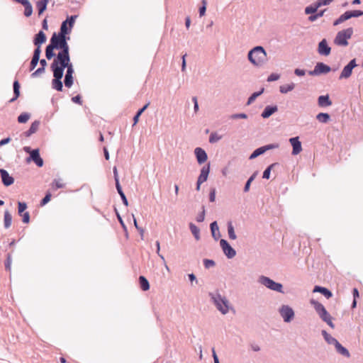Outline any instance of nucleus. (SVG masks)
<instances>
[{"label": "nucleus", "instance_id": "obj_1", "mask_svg": "<svg viewBox=\"0 0 363 363\" xmlns=\"http://www.w3.org/2000/svg\"><path fill=\"white\" fill-rule=\"evenodd\" d=\"M249 61L255 67H261L267 62V52L262 46H256L248 52Z\"/></svg>", "mask_w": 363, "mask_h": 363}, {"label": "nucleus", "instance_id": "obj_2", "mask_svg": "<svg viewBox=\"0 0 363 363\" xmlns=\"http://www.w3.org/2000/svg\"><path fill=\"white\" fill-rule=\"evenodd\" d=\"M54 49L61 50L57 56L62 55L64 57L69 58V45H65L57 41L55 38H51L50 43L47 45V60H50L55 56Z\"/></svg>", "mask_w": 363, "mask_h": 363}, {"label": "nucleus", "instance_id": "obj_3", "mask_svg": "<svg viewBox=\"0 0 363 363\" xmlns=\"http://www.w3.org/2000/svg\"><path fill=\"white\" fill-rule=\"evenodd\" d=\"M69 62L70 57H64L62 55L55 57L50 65V69L53 71L54 79H62L64 70L67 68Z\"/></svg>", "mask_w": 363, "mask_h": 363}, {"label": "nucleus", "instance_id": "obj_4", "mask_svg": "<svg viewBox=\"0 0 363 363\" xmlns=\"http://www.w3.org/2000/svg\"><path fill=\"white\" fill-rule=\"evenodd\" d=\"M209 296L222 314L225 315L228 313L230 303L226 297L221 296L218 291L209 293Z\"/></svg>", "mask_w": 363, "mask_h": 363}, {"label": "nucleus", "instance_id": "obj_5", "mask_svg": "<svg viewBox=\"0 0 363 363\" xmlns=\"http://www.w3.org/2000/svg\"><path fill=\"white\" fill-rule=\"evenodd\" d=\"M353 33L352 27L337 32L333 40L334 44L340 47H347L349 45L348 40L352 38Z\"/></svg>", "mask_w": 363, "mask_h": 363}, {"label": "nucleus", "instance_id": "obj_6", "mask_svg": "<svg viewBox=\"0 0 363 363\" xmlns=\"http://www.w3.org/2000/svg\"><path fill=\"white\" fill-rule=\"evenodd\" d=\"M259 282L270 290L279 292L281 294L284 293L283 291V285L281 283L276 282L267 277H259Z\"/></svg>", "mask_w": 363, "mask_h": 363}, {"label": "nucleus", "instance_id": "obj_7", "mask_svg": "<svg viewBox=\"0 0 363 363\" xmlns=\"http://www.w3.org/2000/svg\"><path fill=\"white\" fill-rule=\"evenodd\" d=\"M72 30V28L70 26H67V21H63L60 26V31L57 35L55 33L52 35V38H55L57 41L62 43L65 45H68L67 40L69 39V37L67 38L66 35L69 34Z\"/></svg>", "mask_w": 363, "mask_h": 363}, {"label": "nucleus", "instance_id": "obj_8", "mask_svg": "<svg viewBox=\"0 0 363 363\" xmlns=\"http://www.w3.org/2000/svg\"><path fill=\"white\" fill-rule=\"evenodd\" d=\"M279 312L284 321L286 323H290L294 318V311L291 307L288 305H282Z\"/></svg>", "mask_w": 363, "mask_h": 363}, {"label": "nucleus", "instance_id": "obj_9", "mask_svg": "<svg viewBox=\"0 0 363 363\" xmlns=\"http://www.w3.org/2000/svg\"><path fill=\"white\" fill-rule=\"evenodd\" d=\"M331 71V67L323 62H318L314 69L308 72L311 76H318L323 74H327Z\"/></svg>", "mask_w": 363, "mask_h": 363}, {"label": "nucleus", "instance_id": "obj_10", "mask_svg": "<svg viewBox=\"0 0 363 363\" xmlns=\"http://www.w3.org/2000/svg\"><path fill=\"white\" fill-rule=\"evenodd\" d=\"M357 66V64L356 62V59H352V60H350L349 63L347 65H345L342 69L340 74L339 79H342L349 78L352 73L353 69Z\"/></svg>", "mask_w": 363, "mask_h": 363}, {"label": "nucleus", "instance_id": "obj_11", "mask_svg": "<svg viewBox=\"0 0 363 363\" xmlns=\"http://www.w3.org/2000/svg\"><path fill=\"white\" fill-rule=\"evenodd\" d=\"M220 247L223 253L228 259H232L236 255V251L233 249L227 240L221 239L220 241Z\"/></svg>", "mask_w": 363, "mask_h": 363}, {"label": "nucleus", "instance_id": "obj_12", "mask_svg": "<svg viewBox=\"0 0 363 363\" xmlns=\"http://www.w3.org/2000/svg\"><path fill=\"white\" fill-rule=\"evenodd\" d=\"M279 147L278 144H269L264 146H262L257 149H256L250 156V160H253L257 157L264 154L266 151L277 148Z\"/></svg>", "mask_w": 363, "mask_h": 363}, {"label": "nucleus", "instance_id": "obj_13", "mask_svg": "<svg viewBox=\"0 0 363 363\" xmlns=\"http://www.w3.org/2000/svg\"><path fill=\"white\" fill-rule=\"evenodd\" d=\"M318 52L322 56H328L331 52V48L328 45L325 38L323 39L318 45Z\"/></svg>", "mask_w": 363, "mask_h": 363}, {"label": "nucleus", "instance_id": "obj_14", "mask_svg": "<svg viewBox=\"0 0 363 363\" xmlns=\"http://www.w3.org/2000/svg\"><path fill=\"white\" fill-rule=\"evenodd\" d=\"M33 161L38 167H43L44 162L40 155L38 149H34L27 158V162Z\"/></svg>", "mask_w": 363, "mask_h": 363}, {"label": "nucleus", "instance_id": "obj_15", "mask_svg": "<svg viewBox=\"0 0 363 363\" xmlns=\"http://www.w3.org/2000/svg\"><path fill=\"white\" fill-rule=\"evenodd\" d=\"M74 73V68L72 63H69L68 67L67 68V72L65 77V85L66 87H70L73 84V77L72 74Z\"/></svg>", "mask_w": 363, "mask_h": 363}, {"label": "nucleus", "instance_id": "obj_16", "mask_svg": "<svg viewBox=\"0 0 363 363\" xmlns=\"http://www.w3.org/2000/svg\"><path fill=\"white\" fill-rule=\"evenodd\" d=\"M0 176L3 184L6 186H11L14 182V179L10 176L9 172L4 169H0Z\"/></svg>", "mask_w": 363, "mask_h": 363}, {"label": "nucleus", "instance_id": "obj_17", "mask_svg": "<svg viewBox=\"0 0 363 363\" xmlns=\"http://www.w3.org/2000/svg\"><path fill=\"white\" fill-rule=\"evenodd\" d=\"M194 154L199 164H203L208 159L206 151L201 147H196Z\"/></svg>", "mask_w": 363, "mask_h": 363}, {"label": "nucleus", "instance_id": "obj_18", "mask_svg": "<svg viewBox=\"0 0 363 363\" xmlns=\"http://www.w3.org/2000/svg\"><path fill=\"white\" fill-rule=\"evenodd\" d=\"M289 142L293 147L292 155H296L302 150L301 143L298 137H294L289 139Z\"/></svg>", "mask_w": 363, "mask_h": 363}, {"label": "nucleus", "instance_id": "obj_19", "mask_svg": "<svg viewBox=\"0 0 363 363\" xmlns=\"http://www.w3.org/2000/svg\"><path fill=\"white\" fill-rule=\"evenodd\" d=\"M209 172H210V164L208 163V164L204 165L201 168L200 174L197 179V182H199V183L205 182L208 179Z\"/></svg>", "mask_w": 363, "mask_h": 363}, {"label": "nucleus", "instance_id": "obj_20", "mask_svg": "<svg viewBox=\"0 0 363 363\" xmlns=\"http://www.w3.org/2000/svg\"><path fill=\"white\" fill-rule=\"evenodd\" d=\"M41 50L39 48H36L33 52V55L30 63V71L33 70L37 66L40 55Z\"/></svg>", "mask_w": 363, "mask_h": 363}, {"label": "nucleus", "instance_id": "obj_21", "mask_svg": "<svg viewBox=\"0 0 363 363\" xmlns=\"http://www.w3.org/2000/svg\"><path fill=\"white\" fill-rule=\"evenodd\" d=\"M320 318L325 322L332 328H334V324L332 322V317L330 313L326 311L325 308L318 313Z\"/></svg>", "mask_w": 363, "mask_h": 363}, {"label": "nucleus", "instance_id": "obj_22", "mask_svg": "<svg viewBox=\"0 0 363 363\" xmlns=\"http://www.w3.org/2000/svg\"><path fill=\"white\" fill-rule=\"evenodd\" d=\"M320 318L325 322L332 328H334V324L332 322V317L330 313L326 311L325 308L318 313Z\"/></svg>", "mask_w": 363, "mask_h": 363}, {"label": "nucleus", "instance_id": "obj_23", "mask_svg": "<svg viewBox=\"0 0 363 363\" xmlns=\"http://www.w3.org/2000/svg\"><path fill=\"white\" fill-rule=\"evenodd\" d=\"M278 111V107L277 105L274 106H267L262 113H261V116L263 118H267L271 116L273 113Z\"/></svg>", "mask_w": 363, "mask_h": 363}, {"label": "nucleus", "instance_id": "obj_24", "mask_svg": "<svg viewBox=\"0 0 363 363\" xmlns=\"http://www.w3.org/2000/svg\"><path fill=\"white\" fill-rule=\"evenodd\" d=\"M40 123L39 121H35L34 122H33L29 129L23 133L24 136L26 138H29L33 134L35 133L39 128Z\"/></svg>", "mask_w": 363, "mask_h": 363}, {"label": "nucleus", "instance_id": "obj_25", "mask_svg": "<svg viewBox=\"0 0 363 363\" xmlns=\"http://www.w3.org/2000/svg\"><path fill=\"white\" fill-rule=\"evenodd\" d=\"M45 42V34L43 30H40L39 33L35 35L33 43L36 48H40V45Z\"/></svg>", "mask_w": 363, "mask_h": 363}, {"label": "nucleus", "instance_id": "obj_26", "mask_svg": "<svg viewBox=\"0 0 363 363\" xmlns=\"http://www.w3.org/2000/svg\"><path fill=\"white\" fill-rule=\"evenodd\" d=\"M212 237L214 240H218L220 237L219 228L216 221H213L210 225Z\"/></svg>", "mask_w": 363, "mask_h": 363}, {"label": "nucleus", "instance_id": "obj_27", "mask_svg": "<svg viewBox=\"0 0 363 363\" xmlns=\"http://www.w3.org/2000/svg\"><path fill=\"white\" fill-rule=\"evenodd\" d=\"M13 97L11 98L9 103L14 102L20 96V84L18 80H15L13 83Z\"/></svg>", "mask_w": 363, "mask_h": 363}, {"label": "nucleus", "instance_id": "obj_28", "mask_svg": "<svg viewBox=\"0 0 363 363\" xmlns=\"http://www.w3.org/2000/svg\"><path fill=\"white\" fill-rule=\"evenodd\" d=\"M318 103L320 107H326L332 104V101L328 94L320 96L318 99Z\"/></svg>", "mask_w": 363, "mask_h": 363}, {"label": "nucleus", "instance_id": "obj_29", "mask_svg": "<svg viewBox=\"0 0 363 363\" xmlns=\"http://www.w3.org/2000/svg\"><path fill=\"white\" fill-rule=\"evenodd\" d=\"M335 348L336 352L342 355L343 357H345L347 358H349L350 357V353L348 351V350L343 347L339 342L335 345Z\"/></svg>", "mask_w": 363, "mask_h": 363}, {"label": "nucleus", "instance_id": "obj_30", "mask_svg": "<svg viewBox=\"0 0 363 363\" xmlns=\"http://www.w3.org/2000/svg\"><path fill=\"white\" fill-rule=\"evenodd\" d=\"M313 292H320L327 298H330L333 296V294L330 290L320 286H315L313 289Z\"/></svg>", "mask_w": 363, "mask_h": 363}, {"label": "nucleus", "instance_id": "obj_31", "mask_svg": "<svg viewBox=\"0 0 363 363\" xmlns=\"http://www.w3.org/2000/svg\"><path fill=\"white\" fill-rule=\"evenodd\" d=\"M12 223V216L8 210L4 211V226L6 229L11 227Z\"/></svg>", "mask_w": 363, "mask_h": 363}, {"label": "nucleus", "instance_id": "obj_32", "mask_svg": "<svg viewBox=\"0 0 363 363\" xmlns=\"http://www.w3.org/2000/svg\"><path fill=\"white\" fill-rule=\"evenodd\" d=\"M322 335L329 345H333L334 346L338 342V340L328 333L325 330H322Z\"/></svg>", "mask_w": 363, "mask_h": 363}, {"label": "nucleus", "instance_id": "obj_33", "mask_svg": "<svg viewBox=\"0 0 363 363\" xmlns=\"http://www.w3.org/2000/svg\"><path fill=\"white\" fill-rule=\"evenodd\" d=\"M189 229L193 234L196 240L199 241L201 239L200 229L193 223H189Z\"/></svg>", "mask_w": 363, "mask_h": 363}, {"label": "nucleus", "instance_id": "obj_34", "mask_svg": "<svg viewBox=\"0 0 363 363\" xmlns=\"http://www.w3.org/2000/svg\"><path fill=\"white\" fill-rule=\"evenodd\" d=\"M350 18L348 11H345L344 13L341 14L335 21L333 22V26H337L339 24L342 23L345 21H347Z\"/></svg>", "mask_w": 363, "mask_h": 363}, {"label": "nucleus", "instance_id": "obj_35", "mask_svg": "<svg viewBox=\"0 0 363 363\" xmlns=\"http://www.w3.org/2000/svg\"><path fill=\"white\" fill-rule=\"evenodd\" d=\"M116 188L117 189V191L118 193L119 194L121 198V200L123 201V203L125 206H128V199L124 194V192L122 190V188L121 186V184L119 183V181H117V184H116Z\"/></svg>", "mask_w": 363, "mask_h": 363}, {"label": "nucleus", "instance_id": "obj_36", "mask_svg": "<svg viewBox=\"0 0 363 363\" xmlns=\"http://www.w3.org/2000/svg\"><path fill=\"white\" fill-rule=\"evenodd\" d=\"M319 6L315 1V3L311 4L310 6H308L305 8L304 12L306 14H313L317 12Z\"/></svg>", "mask_w": 363, "mask_h": 363}, {"label": "nucleus", "instance_id": "obj_37", "mask_svg": "<svg viewBox=\"0 0 363 363\" xmlns=\"http://www.w3.org/2000/svg\"><path fill=\"white\" fill-rule=\"evenodd\" d=\"M295 88L294 83H290L288 84L282 85L279 87V91L281 94H287L288 92L292 91Z\"/></svg>", "mask_w": 363, "mask_h": 363}, {"label": "nucleus", "instance_id": "obj_38", "mask_svg": "<svg viewBox=\"0 0 363 363\" xmlns=\"http://www.w3.org/2000/svg\"><path fill=\"white\" fill-rule=\"evenodd\" d=\"M330 116L327 113H320L316 116V119L323 123H327L330 121Z\"/></svg>", "mask_w": 363, "mask_h": 363}, {"label": "nucleus", "instance_id": "obj_39", "mask_svg": "<svg viewBox=\"0 0 363 363\" xmlns=\"http://www.w3.org/2000/svg\"><path fill=\"white\" fill-rule=\"evenodd\" d=\"M139 282H140V288L143 291H147L150 289L149 281L145 277L140 276L139 277Z\"/></svg>", "mask_w": 363, "mask_h": 363}, {"label": "nucleus", "instance_id": "obj_40", "mask_svg": "<svg viewBox=\"0 0 363 363\" xmlns=\"http://www.w3.org/2000/svg\"><path fill=\"white\" fill-rule=\"evenodd\" d=\"M228 237L230 240H235L237 238L236 234L235 233L234 227L231 221L228 223Z\"/></svg>", "mask_w": 363, "mask_h": 363}, {"label": "nucleus", "instance_id": "obj_41", "mask_svg": "<svg viewBox=\"0 0 363 363\" xmlns=\"http://www.w3.org/2000/svg\"><path fill=\"white\" fill-rule=\"evenodd\" d=\"M264 92V88L261 89L260 91L254 92L247 99V105H250L255 100Z\"/></svg>", "mask_w": 363, "mask_h": 363}, {"label": "nucleus", "instance_id": "obj_42", "mask_svg": "<svg viewBox=\"0 0 363 363\" xmlns=\"http://www.w3.org/2000/svg\"><path fill=\"white\" fill-rule=\"evenodd\" d=\"M149 105H150V102L147 103L145 106H143V108H141L140 109H139L137 113L135 114V116L133 118V121H134L133 125H135L138 122L140 116L147 109V108L148 107Z\"/></svg>", "mask_w": 363, "mask_h": 363}, {"label": "nucleus", "instance_id": "obj_43", "mask_svg": "<svg viewBox=\"0 0 363 363\" xmlns=\"http://www.w3.org/2000/svg\"><path fill=\"white\" fill-rule=\"evenodd\" d=\"M22 5L25 8V9H24V15L26 17L30 16L32 13H33V8H32V6H31L30 3L28 1L26 3H24L23 4H22Z\"/></svg>", "mask_w": 363, "mask_h": 363}, {"label": "nucleus", "instance_id": "obj_44", "mask_svg": "<svg viewBox=\"0 0 363 363\" xmlns=\"http://www.w3.org/2000/svg\"><path fill=\"white\" fill-rule=\"evenodd\" d=\"M30 118V114L29 113H22L18 116V122L19 123H26L29 118Z\"/></svg>", "mask_w": 363, "mask_h": 363}, {"label": "nucleus", "instance_id": "obj_45", "mask_svg": "<svg viewBox=\"0 0 363 363\" xmlns=\"http://www.w3.org/2000/svg\"><path fill=\"white\" fill-rule=\"evenodd\" d=\"M311 303L314 307L317 313H319V312H320L323 309L325 308L324 306L322 303H319L318 301L314 299L311 300Z\"/></svg>", "mask_w": 363, "mask_h": 363}, {"label": "nucleus", "instance_id": "obj_46", "mask_svg": "<svg viewBox=\"0 0 363 363\" xmlns=\"http://www.w3.org/2000/svg\"><path fill=\"white\" fill-rule=\"evenodd\" d=\"M52 86L57 91H62L63 85L61 79H54L52 82Z\"/></svg>", "mask_w": 363, "mask_h": 363}, {"label": "nucleus", "instance_id": "obj_47", "mask_svg": "<svg viewBox=\"0 0 363 363\" xmlns=\"http://www.w3.org/2000/svg\"><path fill=\"white\" fill-rule=\"evenodd\" d=\"M28 206L26 202H18V216H21L24 212L26 211Z\"/></svg>", "mask_w": 363, "mask_h": 363}, {"label": "nucleus", "instance_id": "obj_48", "mask_svg": "<svg viewBox=\"0 0 363 363\" xmlns=\"http://www.w3.org/2000/svg\"><path fill=\"white\" fill-rule=\"evenodd\" d=\"M221 136L219 135L217 133H212L209 136V143H215L219 141L221 139Z\"/></svg>", "mask_w": 363, "mask_h": 363}, {"label": "nucleus", "instance_id": "obj_49", "mask_svg": "<svg viewBox=\"0 0 363 363\" xmlns=\"http://www.w3.org/2000/svg\"><path fill=\"white\" fill-rule=\"evenodd\" d=\"M277 164L276 163H273L272 164H270L263 172V176L262 177L264 179H269L270 177V173H271V170Z\"/></svg>", "mask_w": 363, "mask_h": 363}, {"label": "nucleus", "instance_id": "obj_50", "mask_svg": "<svg viewBox=\"0 0 363 363\" xmlns=\"http://www.w3.org/2000/svg\"><path fill=\"white\" fill-rule=\"evenodd\" d=\"M51 186L52 190H56L57 189L64 187L65 184L60 180L55 179Z\"/></svg>", "mask_w": 363, "mask_h": 363}, {"label": "nucleus", "instance_id": "obj_51", "mask_svg": "<svg viewBox=\"0 0 363 363\" xmlns=\"http://www.w3.org/2000/svg\"><path fill=\"white\" fill-rule=\"evenodd\" d=\"M350 17L351 18H357L362 16L363 15V11L360 10H352L348 11Z\"/></svg>", "mask_w": 363, "mask_h": 363}, {"label": "nucleus", "instance_id": "obj_52", "mask_svg": "<svg viewBox=\"0 0 363 363\" xmlns=\"http://www.w3.org/2000/svg\"><path fill=\"white\" fill-rule=\"evenodd\" d=\"M38 9L39 15L42 14L45 11V0H40L38 3Z\"/></svg>", "mask_w": 363, "mask_h": 363}, {"label": "nucleus", "instance_id": "obj_53", "mask_svg": "<svg viewBox=\"0 0 363 363\" xmlns=\"http://www.w3.org/2000/svg\"><path fill=\"white\" fill-rule=\"evenodd\" d=\"M201 208H202L201 212L196 216V221L199 223L203 222L205 219V213H206L205 206H203Z\"/></svg>", "mask_w": 363, "mask_h": 363}, {"label": "nucleus", "instance_id": "obj_54", "mask_svg": "<svg viewBox=\"0 0 363 363\" xmlns=\"http://www.w3.org/2000/svg\"><path fill=\"white\" fill-rule=\"evenodd\" d=\"M231 119H246L247 118V115L244 113H235L230 116V117Z\"/></svg>", "mask_w": 363, "mask_h": 363}, {"label": "nucleus", "instance_id": "obj_55", "mask_svg": "<svg viewBox=\"0 0 363 363\" xmlns=\"http://www.w3.org/2000/svg\"><path fill=\"white\" fill-rule=\"evenodd\" d=\"M11 261H12L11 255L10 253H8L7 256H6V259L4 263L6 269H7V270L11 269Z\"/></svg>", "mask_w": 363, "mask_h": 363}, {"label": "nucleus", "instance_id": "obj_56", "mask_svg": "<svg viewBox=\"0 0 363 363\" xmlns=\"http://www.w3.org/2000/svg\"><path fill=\"white\" fill-rule=\"evenodd\" d=\"M116 215H117V218H118L120 224L121 225L123 230L125 233L126 237H128V230H127V227H126L125 224L124 223L122 218L121 217V216L119 215V213L118 212H116Z\"/></svg>", "mask_w": 363, "mask_h": 363}, {"label": "nucleus", "instance_id": "obj_57", "mask_svg": "<svg viewBox=\"0 0 363 363\" xmlns=\"http://www.w3.org/2000/svg\"><path fill=\"white\" fill-rule=\"evenodd\" d=\"M203 264L206 269H208L210 267L215 266L216 263L212 259H203Z\"/></svg>", "mask_w": 363, "mask_h": 363}, {"label": "nucleus", "instance_id": "obj_58", "mask_svg": "<svg viewBox=\"0 0 363 363\" xmlns=\"http://www.w3.org/2000/svg\"><path fill=\"white\" fill-rule=\"evenodd\" d=\"M77 17V16L76 15L71 16L69 17H67V18L65 21H67V23L69 24V26H70L72 28Z\"/></svg>", "mask_w": 363, "mask_h": 363}, {"label": "nucleus", "instance_id": "obj_59", "mask_svg": "<svg viewBox=\"0 0 363 363\" xmlns=\"http://www.w3.org/2000/svg\"><path fill=\"white\" fill-rule=\"evenodd\" d=\"M206 4L207 2L206 0H202V6L199 8V15L200 16H203L206 11Z\"/></svg>", "mask_w": 363, "mask_h": 363}, {"label": "nucleus", "instance_id": "obj_60", "mask_svg": "<svg viewBox=\"0 0 363 363\" xmlns=\"http://www.w3.org/2000/svg\"><path fill=\"white\" fill-rule=\"evenodd\" d=\"M334 0H317L316 2L320 7L323 6H328L330 5L332 2H333Z\"/></svg>", "mask_w": 363, "mask_h": 363}, {"label": "nucleus", "instance_id": "obj_61", "mask_svg": "<svg viewBox=\"0 0 363 363\" xmlns=\"http://www.w3.org/2000/svg\"><path fill=\"white\" fill-rule=\"evenodd\" d=\"M21 217H22V221L23 223H28L30 222V214H29V212L28 211H26L24 212V213H23L21 216H20Z\"/></svg>", "mask_w": 363, "mask_h": 363}, {"label": "nucleus", "instance_id": "obj_62", "mask_svg": "<svg viewBox=\"0 0 363 363\" xmlns=\"http://www.w3.org/2000/svg\"><path fill=\"white\" fill-rule=\"evenodd\" d=\"M279 77H280L279 74H276V73H272L268 77L267 82L277 81L279 79Z\"/></svg>", "mask_w": 363, "mask_h": 363}, {"label": "nucleus", "instance_id": "obj_63", "mask_svg": "<svg viewBox=\"0 0 363 363\" xmlns=\"http://www.w3.org/2000/svg\"><path fill=\"white\" fill-rule=\"evenodd\" d=\"M216 200V189H211L209 193V201L211 202H214Z\"/></svg>", "mask_w": 363, "mask_h": 363}, {"label": "nucleus", "instance_id": "obj_64", "mask_svg": "<svg viewBox=\"0 0 363 363\" xmlns=\"http://www.w3.org/2000/svg\"><path fill=\"white\" fill-rule=\"evenodd\" d=\"M72 102H74L75 104H78L79 105L82 104V98H81L80 95H77L75 96H73L72 98Z\"/></svg>", "mask_w": 363, "mask_h": 363}]
</instances>
